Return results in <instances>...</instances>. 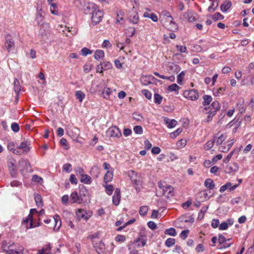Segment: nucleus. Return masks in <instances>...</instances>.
<instances>
[{"label": "nucleus", "instance_id": "f257e3e1", "mask_svg": "<svg viewBox=\"0 0 254 254\" xmlns=\"http://www.w3.org/2000/svg\"><path fill=\"white\" fill-rule=\"evenodd\" d=\"M2 247L5 251H7L8 254H19L24 250L23 248L19 247L18 248H15L14 244L7 243L6 241H4L2 243Z\"/></svg>", "mask_w": 254, "mask_h": 254}, {"label": "nucleus", "instance_id": "f03ea898", "mask_svg": "<svg viewBox=\"0 0 254 254\" xmlns=\"http://www.w3.org/2000/svg\"><path fill=\"white\" fill-rule=\"evenodd\" d=\"M160 21L163 26L167 29L173 31V29L177 28L176 23L173 21L172 16L160 17Z\"/></svg>", "mask_w": 254, "mask_h": 254}, {"label": "nucleus", "instance_id": "7ed1b4c3", "mask_svg": "<svg viewBox=\"0 0 254 254\" xmlns=\"http://www.w3.org/2000/svg\"><path fill=\"white\" fill-rule=\"evenodd\" d=\"M37 212L36 209H31L30 211V214L28 216L25 218V219L23 220L22 222V225L26 229H28L30 228H32L33 227H36L40 226V223H37L36 225L34 226L33 221V217L32 214L34 212Z\"/></svg>", "mask_w": 254, "mask_h": 254}, {"label": "nucleus", "instance_id": "20e7f679", "mask_svg": "<svg viewBox=\"0 0 254 254\" xmlns=\"http://www.w3.org/2000/svg\"><path fill=\"white\" fill-rule=\"evenodd\" d=\"M230 239H211L212 244H210L211 246H214L215 244L218 243V248L222 249L229 247L231 245V243H228L227 241Z\"/></svg>", "mask_w": 254, "mask_h": 254}, {"label": "nucleus", "instance_id": "39448f33", "mask_svg": "<svg viewBox=\"0 0 254 254\" xmlns=\"http://www.w3.org/2000/svg\"><path fill=\"white\" fill-rule=\"evenodd\" d=\"M103 16V12L100 10L98 7L96 8L92 13L91 20L92 23L94 25L97 24L101 20Z\"/></svg>", "mask_w": 254, "mask_h": 254}, {"label": "nucleus", "instance_id": "423d86ee", "mask_svg": "<svg viewBox=\"0 0 254 254\" xmlns=\"http://www.w3.org/2000/svg\"><path fill=\"white\" fill-rule=\"evenodd\" d=\"M107 135L109 137H119L121 136L122 133L119 128L116 126L109 127L107 132Z\"/></svg>", "mask_w": 254, "mask_h": 254}, {"label": "nucleus", "instance_id": "0eeeda50", "mask_svg": "<svg viewBox=\"0 0 254 254\" xmlns=\"http://www.w3.org/2000/svg\"><path fill=\"white\" fill-rule=\"evenodd\" d=\"M184 97L191 100H196L198 97V93L196 90L191 89L184 91Z\"/></svg>", "mask_w": 254, "mask_h": 254}, {"label": "nucleus", "instance_id": "6e6552de", "mask_svg": "<svg viewBox=\"0 0 254 254\" xmlns=\"http://www.w3.org/2000/svg\"><path fill=\"white\" fill-rule=\"evenodd\" d=\"M5 46L8 51L10 52L15 48V42L12 36L8 34L5 36Z\"/></svg>", "mask_w": 254, "mask_h": 254}, {"label": "nucleus", "instance_id": "1a4fd4ad", "mask_svg": "<svg viewBox=\"0 0 254 254\" xmlns=\"http://www.w3.org/2000/svg\"><path fill=\"white\" fill-rule=\"evenodd\" d=\"M37 13L36 15L35 20L37 22L38 24L39 25L43 21V19L45 17V12L42 10L41 6H40L39 5H37Z\"/></svg>", "mask_w": 254, "mask_h": 254}, {"label": "nucleus", "instance_id": "9d476101", "mask_svg": "<svg viewBox=\"0 0 254 254\" xmlns=\"http://www.w3.org/2000/svg\"><path fill=\"white\" fill-rule=\"evenodd\" d=\"M141 83L144 85H148L153 82L158 81L156 78L151 75L142 76L140 78Z\"/></svg>", "mask_w": 254, "mask_h": 254}, {"label": "nucleus", "instance_id": "9b49d317", "mask_svg": "<svg viewBox=\"0 0 254 254\" xmlns=\"http://www.w3.org/2000/svg\"><path fill=\"white\" fill-rule=\"evenodd\" d=\"M105 86V83L104 82H101L96 85L93 84L90 88L89 91L92 94L97 92H101Z\"/></svg>", "mask_w": 254, "mask_h": 254}, {"label": "nucleus", "instance_id": "f8f14e48", "mask_svg": "<svg viewBox=\"0 0 254 254\" xmlns=\"http://www.w3.org/2000/svg\"><path fill=\"white\" fill-rule=\"evenodd\" d=\"M129 21L133 24H136L139 19V16L137 12L135 10H132L128 13Z\"/></svg>", "mask_w": 254, "mask_h": 254}, {"label": "nucleus", "instance_id": "ddd939ff", "mask_svg": "<svg viewBox=\"0 0 254 254\" xmlns=\"http://www.w3.org/2000/svg\"><path fill=\"white\" fill-rule=\"evenodd\" d=\"M163 194L165 195L167 194L166 197L167 198L173 196L174 195V188L170 185H166L163 188Z\"/></svg>", "mask_w": 254, "mask_h": 254}, {"label": "nucleus", "instance_id": "4468645a", "mask_svg": "<svg viewBox=\"0 0 254 254\" xmlns=\"http://www.w3.org/2000/svg\"><path fill=\"white\" fill-rule=\"evenodd\" d=\"M112 201L114 204L116 206L119 204L121 201V191L120 189L117 188L116 189L114 194L112 197Z\"/></svg>", "mask_w": 254, "mask_h": 254}, {"label": "nucleus", "instance_id": "2eb2a0df", "mask_svg": "<svg viewBox=\"0 0 254 254\" xmlns=\"http://www.w3.org/2000/svg\"><path fill=\"white\" fill-rule=\"evenodd\" d=\"M97 7V5L94 3H88L84 6V12L86 14H92L93 11Z\"/></svg>", "mask_w": 254, "mask_h": 254}, {"label": "nucleus", "instance_id": "dca6fc26", "mask_svg": "<svg viewBox=\"0 0 254 254\" xmlns=\"http://www.w3.org/2000/svg\"><path fill=\"white\" fill-rule=\"evenodd\" d=\"M239 165L237 163L227 165L225 168V172L228 174L236 172L239 169Z\"/></svg>", "mask_w": 254, "mask_h": 254}, {"label": "nucleus", "instance_id": "f3484780", "mask_svg": "<svg viewBox=\"0 0 254 254\" xmlns=\"http://www.w3.org/2000/svg\"><path fill=\"white\" fill-rule=\"evenodd\" d=\"M238 186L239 185H235L232 186L231 183L228 182L225 185L220 187L219 191L221 192H223L226 190L229 189L230 191H231L235 190L238 187Z\"/></svg>", "mask_w": 254, "mask_h": 254}, {"label": "nucleus", "instance_id": "a211bd4d", "mask_svg": "<svg viewBox=\"0 0 254 254\" xmlns=\"http://www.w3.org/2000/svg\"><path fill=\"white\" fill-rule=\"evenodd\" d=\"M70 200L72 201L71 203H74L76 202L80 203L83 200V199L81 198V194L78 195L76 191L73 192L70 194Z\"/></svg>", "mask_w": 254, "mask_h": 254}, {"label": "nucleus", "instance_id": "6ab92c4d", "mask_svg": "<svg viewBox=\"0 0 254 254\" xmlns=\"http://www.w3.org/2000/svg\"><path fill=\"white\" fill-rule=\"evenodd\" d=\"M30 141L27 140L21 142L20 145L18 146V148L22 149L24 152L27 153L30 151Z\"/></svg>", "mask_w": 254, "mask_h": 254}, {"label": "nucleus", "instance_id": "aec40b11", "mask_svg": "<svg viewBox=\"0 0 254 254\" xmlns=\"http://www.w3.org/2000/svg\"><path fill=\"white\" fill-rule=\"evenodd\" d=\"M196 13L193 12L191 10H189L188 11L187 13H186V18L188 19V20L190 22H194L196 20Z\"/></svg>", "mask_w": 254, "mask_h": 254}, {"label": "nucleus", "instance_id": "412c9836", "mask_svg": "<svg viewBox=\"0 0 254 254\" xmlns=\"http://www.w3.org/2000/svg\"><path fill=\"white\" fill-rule=\"evenodd\" d=\"M208 193L206 192V190L200 191L196 194V199L201 201L206 200L208 197Z\"/></svg>", "mask_w": 254, "mask_h": 254}, {"label": "nucleus", "instance_id": "4be33fe9", "mask_svg": "<svg viewBox=\"0 0 254 254\" xmlns=\"http://www.w3.org/2000/svg\"><path fill=\"white\" fill-rule=\"evenodd\" d=\"M164 121L167 125V127L170 128L175 127L177 123V122L175 119L170 120L167 117H164Z\"/></svg>", "mask_w": 254, "mask_h": 254}, {"label": "nucleus", "instance_id": "5701e85b", "mask_svg": "<svg viewBox=\"0 0 254 254\" xmlns=\"http://www.w3.org/2000/svg\"><path fill=\"white\" fill-rule=\"evenodd\" d=\"M134 171L133 170H131L129 171L128 172V176L130 178V180H131L132 182L133 183L134 185L135 186V187L137 189V187L139 186L140 182L138 181L136 178H135L134 177H133V175H134Z\"/></svg>", "mask_w": 254, "mask_h": 254}, {"label": "nucleus", "instance_id": "b1692460", "mask_svg": "<svg viewBox=\"0 0 254 254\" xmlns=\"http://www.w3.org/2000/svg\"><path fill=\"white\" fill-rule=\"evenodd\" d=\"M112 91L109 88L106 87V85L103 88L102 91V95L104 98L108 99L110 98V95L112 94Z\"/></svg>", "mask_w": 254, "mask_h": 254}, {"label": "nucleus", "instance_id": "393cba45", "mask_svg": "<svg viewBox=\"0 0 254 254\" xmlns=\"http://www.w3.org/2000/svg\"><path fill=\"white\" fill-rule=\"evenodd\" d=\"M232 2L230 1H224L221 5V10L224 12H226L231 6Z\"/></svg>", "mask_w": 254, "mask_h": 254}, {"label": "nucleus", "instance_id": "a878e982", "mask_svg": "<svg viewBox=\"0 0 254 254\" xmlns=\"http://www.w3.org/2000/svg\"><path fill=\"white\" fill-rule=\"evenodd\" d=\"M216 139V136H214L212 139L208 140L204 145V149L207 150L211 149L213 146Z\"/></svg>", "mask_w": 254, "mask_h": 254}, {"label": "nucleus", "instance_id": "bb28decb", "mask_svg": "<svg viewBox=\"0 0 254 254\" xmlns=\"http://www.w3.org/2000/svg\"><path fill=\"white\" fill-rule=\"evenodd\" d=\"M204 186L205 187L208 188L209 190L214 189L215 186L213 180L211 179H207L205 181Z\"/></svg>", "mask_w": 254, "mask_h": 254}, {"label": "nucleus", "instance_id": "cd10ccee", "mask_svg": "<svg viewBox=\"0 0 254 254\" xmlns=\"http://www.w3.org/2000/svg\"><path fill=\"white\" fill-rule=\"evenodd\" d=\"M212 91L213 95L215 96H220L223 95L224 92L225 91V88L220 87L218 89L214 88Z\"/></svg>", "mask_w": 254, "mask_h": 254}, {"label": "nucleus", "instance_id": "c85d7f7f", "mask_svg": "<svg viewBox=\"0 0 254 254\" xmlns=\"http://www.w3.org/2000/svg\"><path fill=\"white\" fill-rule=\"evenodd\" d=\"M13 85L14 90L16 94H18L21 90V86L20 84L19 81L17 79H14Z\"/></svg>", "mask_w": 254, "mask_h": 254}, {"label": "nucleus", "instance_id": "c756f323", "mask_svg": "<svg viewBox=\"0 0 254 254\" xmlns=\"http://www.w3.org/2000/svg\"><path fill=\"white\" fill-rule=\"evenodd\" d=\"M143 16L145 17L150 18L154 22H157L158 20L157 16L154 13H149L147 12H145Z\"/></svg>", "mask_w": 254, "mask_h": 254}, {"label": "nucleus", "instance_id": "7c9ffc66", "mask_svg": "<svg viewBox=\"0 0 254 254\" xmlns=\"http://www.w3.org/2000/svg\"><path fill=\"white\" fill-rule=\"evenodd\" d=\"M113 177V171H108L104 175V181L105 183H108L112 181Z\"/></svg>", "mask_w": 254, "mask_h": 254}, {"label": "nucleus", "instance_id": "2f4dec72", "mask_svg": "<svg viewBox=\"0 0 254 254\" xmlns=\"http://www.w3.org/2000/svg\"><path fill=\"white\" fill-rule=\"evenodd\" d=\"M169 68L173 73H177L181 70V68L178 64L173 63L170 64Z\"/></svg>", "mask_w": 254, "mask_h": 254}, {"label": "nucleus", "instance_id": "473e14b6", "mask_svg": "<svg viewBox=\"0 0 254 254\" xmlns=\"http://www.w3.org/2000/svg\"><path fill=\"white\" fill-rule=\"evenodd\" d=\"M80 180L81 182L86 184H89L92 182L91 177L86 174L82 175V176H81Z\"/></svg>", "mask_w": 254, "mask_h": 254}, {"label": "nucleus", "instance_id": "72a5a7b5", "mask_svg": "<svg viewBox=\"0 0 254 254\" xmlns=\"http://www.w3.org/2000/svg\"><path fill=\"white\" fill-rule=\"evenodd\" d=\"M76 214L77 215V217L79 219H83L85 220V215L86 214V211L82 209H78L76 211Z\"/></svg>", "mask_w": 254, "mask_h": 254}, {"label": "nucleus", "instance_id": "f704fd0d", "mask_svg": "<svg viewBox=\"0 0 254 254\" xmlns=\"http://www.w3.org/2000/svg\"><path fill=\"white\" fill-rule=\"evenodd\" d=\"M164 234L173 237H175L177 235L176 231L174 228H170L165 230Z\"/></svg>", "mask_w": 254, "mask_h": 254}, {"label": "nucleus", "instance_id": "c9c22d12", "mask_svg": "<svg viewBox=\"0 0 254 254\" xmlns=\"http://www.w3.org/2000/svg\"><path fill=\"white\" fill-rule=\"evenodd\" d=\"M54 219L55 223V226L54 229H57L58 230L60 228L62 224L60 217L59 215H56L54 217Z\"/></svg>", "mask_w": 254, "mask_h": 254}, {"label": "nucleus", "instance_id": "e433bc0d", "mask_svg": "<svg viewBox=\"0 0 254 254\" xmlns=\"http://www.w3.org/2000/svg\"><path fill=\"white\" fill-rule=\"evenodd\" d=\"M104 57V53L102 50H97L94 54V58L96 60L103 59Z\"/></svg>", "mask_w": 254, "mask_h": 254}, {"label": "nucleus", "instance_id": "4c0bfd02", "mask_svg": "<svg viewBox=\"0 0 254 254\" xmlns=\"http://www.w3.org/2000/svg\"><path fill=\"white\" fill-rule=\"evenodd\" d=\"M100 65H101V68L103 69L104 70L111 69L112 67V64L109 62L100 63Z\"/></svg>", "mask_w": 254, "mask_h": 254}, {"label": "nucleus", "instance_id": "58836bf2", "mask_svg": "<svg viewBox=\"0 0 254 254\" xmlns=\"http://www.w3.org/2000/svg\"><path fill=\"white\" fill-rule=\"evenodd\" d=\"M203 102H202L203 105H209L212 101V97L210 95H204L203 96Z\"/></svg>", "mask_w": 254, "mask_h": 254}, {"label": "nucleus", "instance_id": "ea45409f", "mask_svg": "<svg viewBox=\"0 0 254 254\" xmlns=\"http://www.w3.org/2000/svg\"><path fill=\"white\" fill-rule=\"evenodd\" d=\"M9 171L10 175L12 177H15L16 175V171L14 167V164L10 162L8 166Z\"/></svg>", "mask_w": 254, "mask_h": 254}, {"label": "nucleus", "instance_id": "a19ab883", "mask_svg": "<svg viewBox=\"0 0 254 254\" xmlns=\"http://www.w3.org/2000/svg\"><path fill=\"white\" fill-rule=\"evenodd\" d=\"M208 208V206H205L201 208L199 213H198V219L201 220L203 218L205 212H206Z\"/></svg>", "mask_w": 254, "mask_h": 254}, {"label": "nucleus", "instance_id": "79ce46f5", "mask_svg": "<svg viewBox=\"0 0 254 254\" xmlns=\"http://www.w3.org/2000/svg\"><path fill=\"white\" fill-rule=\"evenodd\" d=\"M218 3L219 2L217 0L212 2L211 5L209 6L208 8V11L209 12H213L217 8Z\"/></svg>", "mask_w": 254, "mask_h": 254}, {"label": "nucleus", "instance_id": "37998d69", "mask_svg": "<svg viewBox=\"0 0 254 254\" xmlns=\"http://www.w3.org/2000/svg\"><path fill=\"white\" fill-rule=\"evenodd\" d=\"M35 200L36 205L38 206H42L43 205V201L42 197L40 195L37 194L35 195Z\"/></svg>", "mask_w": 254, "mask_h": 254}, {"label": "nucleus", "instance_id": "c03bdc74", "mask_svg": "<svg viewBox=\"0 0 254 254\" xmlns=\"http://www.w3.org/2000/svg\"><path fill=\"white\" fill-rule=\"evenodd\" d=\"M212 18L214 21H217L220 20H223L224 18V16L219 12H216L211 16Z\"/></svg>", "mask_w": 254, "mask_h": 254}, {"label": "nucleus", "instance_id": "a18cd8bd", "mask_svg": "<svg viewBox=\"0 0 254 254\" xmlns=\"http://www.w3.org/2000/svg\"><path fill=\"white\" fill-rule=\"evenodd\" d=\"M148 211V207L146 205L142 206L140 207L139 213L141 216H145Z\"/></svg>", "mask_w": 254, "mask_h": 254}, {"label": "nucleus", "instance_id": "49530a36", "mask_svg": "<svg viewBox=\"0 0 254 254\" xmlns=\"http://www.w3.org/2000/svg\"><path fill=\"white\" fill-rule=\"evenodd\" d=\"M75 96L80 102H81L85 97L84 93L81 91H77L75 92Z\"/></svg>", "mask_w": 254, "mask_h": 254}, {"label": "nucleus", "instance_id": "de8ad7c7", "mask_svg": "<svg viewBox=\"0 0 254 254\" xmlns=\"http://www.w3.org/2000/svg\"><path fill=\"white\" fill-rule=\"evenodd\" d=\"M226 138L225 135L224 134H221L219 137L216 136V140H215L216 144L217 145L221 144Z\"/></svg>", "mask_w": 254, "mask_h": 254}, {"label": "nucleus", "instance_id": "09e8293b", "mask_svg": "<svg viewBox=\"0 0 254 254\" xmlns=\"http://www.w3.org/2000/svg\"><path fill=\"white\" fill-rule=\"evenodd\" d=\"M132 116L133 118L137 121L141 122L143 121V118L141 114L139 113H133Z\"/></svg>", "mask_w": 254, "mask_h": 254}, {"label": "nucleus", "instance_id": "8fccbe9b", "mask_svg": "<svg viewBox=\"0 0 254 254\" xmlns=\"http://www.w3.org/2000/svg\"><path fill=\"white\" fill-rule=\"evenodd\" d=\"M50 245L48 244L46 248H43L38 253V254H50L49 251L50 250Z\"/></svg>", "mask_w": 254, "mask_h": 254}, {"label": "nucleus", "instance_id": "3c124183", "mask_svg": "<svg viewBox=\"0 0 254 254\" xmlns=\"http://www.w3.org/2000/svg\"><path fill=\"white\" fill-rule=\"evenodd\" d=\"M141 242L140 241L141 239H136V240L134 241V242L132 244L133 245H134V247H135L136 246H137L138 247H140V242L141 243V245L142 247L144 246L146 244V240L145 239H141Z\"/></svg>", "mask_w": 254, "mask_h": 254}, {"label": "nucleus", "instance_id": "603ef678", "mask_svg": "<svg viewBox=\"0 0 254 254\" xmlns=\"http://www.w3.org/2000/svg\"><path fill=\"white\" fill-rule=\"evenodd\" d=\"M163 97L158 93L154 94V102L157 104H160L162 102Z\"/></svg>", "mask_w": 254, "mask_h": 254}, {"label": "nucleus", "instance_id": "864d4df0", "mask_svg": "<svg viewBox=\"0 0 254 254\" xmlns=\"http://www.w3.org/2000/svg\"><path fill=\"white\" fill-rule=\"evenodd\" d=\"M116 23H119L121 21L123 20V12L122 11H117Z\"/></svg>", "mask_w": 254, "mask_h": 254}, {"label": "nucleus", "instance_id": "5fc2aeb1", "mask_svg": "<svg viewBox=\"0 0 254 254\" xmlns=\"http://www.w3.org/2000/svg\"><path fill=\"white\" fill-rule=\"evenodd\" d=\"M141 92L147 99L150 100L151 99L152 94L149 90L143 89L141 90Z\"/></svg>", "mask_w": 254, "mask_h": 254}, {"label": "nucleus", "instance_id": "6e6d98bb", "mask_svg": "<svg viewBox=\"0 0 254 254\" xmlns=\"http://www.w3.org/2000/svg\"><path fill=\"white\" fill-rule=\"evenodd\" d=\"M94 247L96 248H99L100 250H103L105 249V244L102 242V241L101 240L99 242L96 243L94 244Z\"/></svg>", "mask_w": 254, "mask_h": 254}, {"label": "nucleus", "instance_id": "4d7b16f0", "mask_svg": "<svg viewBox=\"0 0 254 254\" xmlns=\"http://www.w3.org/2000/svg\"><path fill=\"white\" fill-rule=\"evenodd\" d=\"M81 54L83 56H86L88 54H91L92 53V51L87 48H83L81 50Z\"/></svg>", "mask_w": 254, "mask_h": 254}, {"label": "nucleus", "instance_id": "13d9d810", "mask_svg": "<svg viewBox=\"0 0 254 254\" xmlns=\"http://www.w3.org/2000/svg\"><path fill=\"white\" fill-rule=\"evenodd\" d=\"M32 181L34 182L41 183L43 181V180L41 177L37 175H34L32 177Z\"/></svg>", "mask_w": 254, "mask_h": 254}, {"label": "nucleus", "instance_id": "bf43d9fd", "mask_svg": "<svg viewBox=\"0 0 254 254\" xmlns=\"http://www.w3.org/2000/svg\"><path fill=\"white\" fill-rule=\"evenodd\" d=\"M182 131V128H179L175 131L172 132L170 134L171 137L175 138Z\"/></svg>", "mask_w": 254, "mask_h": 254}, {"label": "nucleus", "instance_id": "052dcab7", "mask_svg": "<svg viewBox=\"0 0 254 254\" xmlns=\"http://www.w3.org/2000/svg\"><path fill=\"white\" fill-rule=\"evenodd\" d=\"M11 128L13 131L17 132L19 130V127L18 124L13 123L11 125Z\"/></svg>", "mask_w": 254, "mask_h": 254}, {"label": "nucleus", "instance_id": "680f3d73", "mask_svg": "<svg viewBox=\"0 0 254 254\" xmlns=\"http://www.w3.org/2000/svg\"><path fill=\"white\" fill-rule=\"evenodd\" d=\"M106 192L108 195H111L113 191V186L112 185H108L105 187Z\"/></svg>", "mask_w": 254, "mask_h": 254}, {"label": "nucleus", "instance_id": "e2e57ef3", "mask_svg": "<svg viewBox=\"0 0 254 254\" xmlns=\"http://www.w3.org/2000/svg\"><path fill=\"white\" fill-rule=\"evenodd\" d=\"M179 89V87L176 84H173L168 87V90L169 91H176Z\"/></svg>", "mask_w": 254, "mask_h": 254}, {"label": "nucleus", "instance_id": "0e129e2a", "mask_svg": "<svg viewBox=\"0 0 254 254\" xmlns=\"http://www.w3.org/2000/svg\"><path fill=\"white\" fill-rule=\"evenodd\" d=\"M133 130L136 134H141L143 132L142 127L140 126H135L133 128Z\"/></svg>", "mask_w": 254, "mask_h": 254}, {"label": "nucleus", "instance_id": "69168bd1", "mask_svg": "<svg viewBox=\"0 0 254 254\" xmlns=\"http://www.w3.org/2000/svg\"><path fill=\"white\" fill-rule=\"evenodd\" d=\"M63 169L64 171H66L67 173H69L71 170V165L70 164L66 163L64 165L63 167Z\"/></svg>", "mask_w": 254, "mask_h": 254}, {"label": "nucleus", "instance_id": "338daca9", "mask_svg": "<svg viewBox=\"0 0 254 254\" xmlns=\"http://www.w3.org/2000/svg\"><path fill=\"white\" fill-rule=\"evenodd\" d=\"M185 75V73L184 71H182L177 76V82L179 84H181V83L183 79V77Z\"/></svg>", "mask_w": 254, "mask_h": 254}, {"label": "nucleus", "instance_id": "774afa93", "mask_svg": "<svg viewBox=\"0 0 254 254\" xmlns=\"http://www.w3.org/2000/svg\"><path fill=\"white\" fill-rule=\"evenodd\" d=\"M204 250H205V248L202 244H198L195 248V251L197 253L202 252L204 251Z\"/></svg>", "mask_w": 254, "mask_h": 254}]
</instances>
